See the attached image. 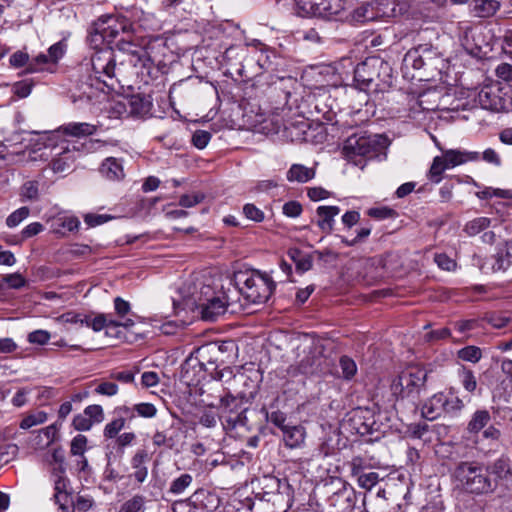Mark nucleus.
<instances>
[{
  "label": "nucleus",
  "mask_w": 512,
  "mask_h": 512,
  "mask_svg": "<svg viewBox=\"0 0 512 512\" xmlns=\"http://www.w3.org/2000/svg\"><path fill=\"white\" fill-rule=\"evenodd\" d=\"M450 478L455 489L476 496L492 494L498 487L496 477L490 475L484 463L476 460L455 463Z\"/></svg>",
  "instance_id": "obj_1"
},
{
  "label": "nucleus",
  "mask_w": 512,
  "mask_h": 512,
  "mask_svg": "<svg viewBox=\"0 0 512 512\" xmlns=\"http://www.w3.org/2000/svg\"><path fill=\"white\" fill-rule=\"evenodd\" d=\"M187 303L194 305L205 321H216L229 305L226 296L216 295L210 284L197 280L187 286Z\"/></svg>",
  "instance_id": "obj_2"
},
{
  "label": "nucleus",
  "mask_w": 512,
  "mask_h": 512,
  "mask_svg": "<svg viewBox=\"0 0 512 512\" xmlns=\"http://www.w3.org/2000/svg\"><path fill=\"white\" fill-rule=\"evenodd\" d=\"M354 81L360 90L382 91L390 85L391 68L381 58H367L354 69Z\"/></svg>",
  "instance_id": "obj_3"
},
{
  "label": "nucleus",
  "mask_w": 512,
  "mask_h": 512,
  "mask_svg": "<svg viewBox=\"0 0 512 512\" xmlns=\"http://www.w3.org/2000/svg\"><path fill=\"white\" fill-rule=\"evenodd\" d=\"M240 293L252 304H263L272 295L275 283L266 273L256 270L238 271L234 274Z\"/></svg>",
  "instance_id": "obj_4"
},
{
  "label": "nucleus",
  "mask_w": 512,
  "mask_h": 512,
  "mask_svg": "<svg viewBox=\"0 0 512 512\" xmlns=\"http://www.w3.org/2000/svg\"><path fill=\"white\" fill-rule=\"evenodd\" d=\"M428 372L419 366H411L403 370L391 384L393 395L408 399L415 403L426 390Z\"/></svg>",
  "instance_id": "obj_5"
},
{
  "label": "nucleus",
  "mask_w": 512,
  "mask_h": 512,
  "mask_svg": "<svg viewBox=\"0 0 512 512\" xmlns=\"http://www.w3.org/2000/svg\"><path fill=\"white\" fill-rule=\"evenodd\" d=\"M91 67L95 78L107 87L120 83L123 72L116 67V55L111 49L96 50L91 56Z\"/></svg>",
  "instance_id": "obj_6"
},
{
  "label": "nucleus",
  "mask_w": 512,
  "mask_h": 512,
  "mask_svg": "<svg viewBox=\"0 0 512 512\" xmlns=\"http://www.w3.org/2000/svg\"><path fill=\"white\" fill-rule=\"evenodd\" d=\"M342 152L348 161L364 167L365 163L362 162V158L372 159L378 156L379 143L376 136L352 135L345 141Z\"/></svg>",
  "instance_id": "obj_7"
},
{
  "label": "nucleus",
  "mask_w": 512,
  "mask_h": 512,
  "mask_svg": "<svg viewBox=\"0 0 512 512\" xmlns=\"http://www.w3.org/2000/svg\"><path fill=\"white\" fill-rule=\"evenodd\" d=\"M94 35H91L92 41H96V37H100L107 43H112L118 37H126L130 34V25L125 19H118L114 16L107 15L100 17L93 24Z\"/></svg>",
  "instance_id": "obj_8"
},
{
  "label": "nucleus",
  "mask_w": 512,
  "mask_h": 512,
  "mask_svg": "<svg viewBox=\"0 0 512 512\" xmlns=\"http://www.w3.org/2000/svg\"><path fill=\"white\" fill-rule=\"evenodd\" d=\"M477 101L483 109L493 112H504L510 110L512 101L500 83L485 85L477 95Z\"/></svg>",
  "instance_id": "obj_9"
},
{
  "label": "nucleus",
  "mask_w": 512,
  "mask_h": 512,
  "mask_svg": "<svg viewBox=\"0 0 512 512\" xmlns=\"http://www.w3.org/2000/svg\"><path fill=\"white\" fill-rule=\"evenodd\" d=\"M220 403L225 428L235 429L247 425V417L245 414L247 409L242 408L235 397L231 395L222 397Z\"/></svg>",
  "instance_id": "obj_10"
},
{
  "label": "nucleus",
  "mask_w": 512,
  "mask_h": 512,
  "mask_svg": "<svg viewBox=\"0 0 512 512\" xmlns=\"http://www.w3.org/2000/svg\"><path fill=\"white\" fill-rule=\"evenodd\" d=\"M322 363L323 357L309 350L299 362L288 367L287 373L291 377L314 375L321 372Z\"/></svg>",
  "instance_id": "obj_11"
},
{
  "label": "nucleus",
  "mask_w": 512,
  "mask_h": 512,
  "mask_svg": "<svg viewBox=\"0 0 512 512\" xmlns=\"http://www.w3.org/2000/svg\"><path fill=\"white\" fill-rule=\"evenodd\" d=\"M134 325V321L130 318L125 319V321H117L114 320L110 314H98L94 318L89 317V325L87 327H91L95 332L101 331L105 329L106 335H110V329H115L120 326L128 328Z\"/></svg>",
  "instance_id": "obj_12"
},
{
  "label": "nucleus",
  "mask_w": 512,
  "mask_h": 512,
  "mask_svg": "<svg viewBox=\"0 0 512 512\" xmlns=\"http://www.w3.org/2000/svg\"><path fill=\"white\" fill-rule=\"evenodd\" d=\"M446 395L437 393L430 397L421 408V415L427 420L437 419L441 413L445 412Z\"/></svg>",
  "instance_id": "obj_13"
},
{
  "label": "nucleus",
  "mask_w": 512,
  "mask_h": 512,
  "mask_svg": "<svg viewBox=\"0 0 512 512\" xmlns=\"http://www.w3.org/2000/svg\"><path fill=\"white\" fill-rule=\"evenodd\" d=\"M435 54L433 50L427 45H421L416 49L410 50L404 57V62L408 66H412L414 69H421L432 59V55Z\"/></svg>",
  "instance_id": "obj_14"
},
{
  "label": "nucleus",
  "mask_w": 512,
  "mask_h": 512,
  "mask_svg": "<svg viewBox=\"0 0 512 512\" xmlns=\"http://www.w3.org/2000/svg\"><path fill=\"white\" fill-rule=\"evenodd\" d=\"M78 150L75 145L70 148L66 146L50 162V167L54 173H64L70 170L75 162V151Z\"/></svg>",
  "instance_id": "obj_15"
},
{
  "label": "nucleus",
  "mask_w": 512,
  "mask_h": 512,
  "mask_svg": "<svg viewBox=\"0 0 512 512\" xmlns=\"http://www.w3.org/2000/svg\"><path fill=\"white\" fill-rule=\"evenodd\" d=\"M99 172L109 181H121L125 177L122 161L115 157L106 158L102 162Z\"/></svg>",
  "instance_id": "obj_16"
},
{
  "label": "nucleus",
  "mask_w": 512,
  "mask_h": 512,
  "mask_svg": "<svg viewBox=\"0 0 512 512\" xmlns=\"http://www.w3.org/2000/svg\"><path fill=\"white\" fill-rule=\"evenodd\" d=\"M318 227L325 233L333 230L334 217L340 213L338 206H319L316 210Z\"/></svg>",
  "instance_id": "obj_17"
},
{
  "label": "nucleus",
  "mask_w": 512,
  "mask_h": 512,
  "mask_svg": "<svg viewBox=\"0 0 512 512\" xmlns=\"http://www.w3.org/2000/svg\"><path fill=\"white\" fill-rule=\"evenodd\" d=\"M345 0H324L315 13L314 17L323 19L336 18L345 11Z\"/></svg>",
  "instance_id": "obj_18"
},
{
  "label": "nucleus",
  "mask_w": 512,
  "mask_h": 512,
  "mask_svg": "<svg viewBox=\"0 0 512 512\" xmlns=\"http://www.w3.org/2000/svg\"><path fill=\"white\" fill-rule=\"evenodd\" d=\"M501 4L497 0H472L470 3L471 12L479 18H489L495 15Z\"/></svg>",
  "instance_id": "obj_19"
},
{
  "label": "nucleus",
  "mask_w": 512,
  "mask_h": 512,
  "mask_svg": "<svg viewBox=\"0 0 512 512\" xmlns=\"http://www.w3.org/2000/svg\"><path fill=\"white\" fill-rule=\"evenodd\" d=\"M282 433L285 445L291 449L300 447L304 443L306 437L305 428L301 425H288L284 428Z\"/></svg>",
  "instance_id": "obj_20"
},
{
  "label": "nucleus",
  "mask_w": 512,
  "mask_h": 512,
  "mask_svg": "<svg viewBox=\"0 0 512 512\" xmlns=\"http://www.w3.org/2000/svg\"><path fill=\"white\" fill-rule=\"evenodd\" d=\"M316 175L315 168H309L302 164H292L286 173L289 182L306 183Z\"/></svg>",
  "instance_id": "obj_21"
},
{
  "label": "nucleus",
  "mask_w": 512,
  "mask_h": 512,
  "mask_svg": "<svg viewBox=\"0 0 512 512\" xmlns=\"http://www.w3.org/2000/svg\"><path fill=\"white\" fill-rule=\"evenodd\" d=\"M443 157L447 162L448 168L461 165L468 161H476L479 159L478 152H461L458 150H447L443 153Z\"/></svg>",
  "instance_id": "obj_22"
},
{
  "label": "nucleus",
  "mask_w": 512,
  "mask_h": 512,
  "mask_svg": "<svg viewBox=\"0 0 512 512\" xmlns=\"http://www.w3.org/2000/svg\"><path fill=\"white\" fill-rule=\"evenodd\" d=\"M59 131L74 137L89 136L96 132V126L89 123H68L59 128Z\"/></svg>",
  "instance_id": "obj_23"
},
{
  "label": "nucleus",
  "mask_w": 512,
  "mask_h": 512,
  "mask_svg": "<svg viewBox=\"0 0 512 512\" xmlns=\"http://www.w3.org/2000/svg\"><path fill=\"white\" fill-rule=\"evenodd\" d=\"M150 57L148 56L147 51L143 48H136L133 54H130V57L127 59H122L119 63V67H123L125 65H129L133 68H146L150 64Z\"/></svg>",
  "instance_id": "obj_24"
},
{
  "label": "nucleus",
  "mask_w": 512,
  "mask_h": 512,
  "mask_svg": "<svg viewBox=\"0 0 512 512\" xmlns=\"http://www.w3.org/2000/svg\"><path fill=\"white\" fill-rule=\"evenodd\" d=\"M148 460V454L145 450H139L132 458L133 476L139 482L145 481L148 475L147 467L144 465Z\"/></svg>",
  "instance_id": "obj_25"
},
{
  "label": "nucleus",
  "mask_w": 512,
  "mask_h": 512,
  "mask_svg": "<svg viewBox=\"0 0 512 512\" xmlns=\"http://www.w3.org/2000/svg\"><path fill=\"white\" fill-rule=\"evenodd\" d=\"M80 222L75 216H59L53 221V232L65 235L66 232L77 230Z\"/></svg>",
  "instance_id": "obj_26"
},
{
  "label": "nucleus",
  "mask_w": 512,
  "mask_h": 512,
  "mask_svg": "<svg viewBox=\"0 0 512 512\" xmlns=\"http://www.w3.org/2000/svg\"><path fill=\"white\" fill-rule=\"evenodd\" d=\"M490 420L491 416L488 410H477L468 422L467 431L476 434L486 427Z\"/></svg>",
  "instance_id": "obj_27"
},
{
  "label": "nucleus",
  "mask_w": 512,
  "mask_h": 512,
  "mask_svg": "<svg viewBox=\"0 0 512 512\" xmlns=\"http://www.w3.org/2000/svg\"><path fill=\"white\" fill-rule=\"evenodd\" d=\"M289 257L295 263L296 269L300 272H306L312 268L313 255L304 254L299 249H290Z\"/></svg>",
  "instance_id": "obj_28"
},
{
  "label": "nucleus",
  "mask_w": 512,
  "mask_h": 512,
  "mask_svg": "<svg viewBox=\"0 0 512 512\" xmlns=\"http://www.w3.org/2000/svg\"><path fill=\"white\" fill-rule=\"evenodd\" d=\"M512 263V241H507L497 252V259L494 268L505 270Z\"/></svg>",
  "instance_id": "obj_29"
},
{
  "label": "nucleus",
  "mask_w": 512,
  "mask_h": 512,
  "mask_svg": "<svg viewBox=\"0 0 512 512\" xmlns=\"http://www.w3.org/2000/svg\"><path fill=\"white\" fill-rule=\"evenodd\" d=\"M21 201H37L39 199V183L35 180L26 181L20 188Z\"/></svg>",
  "instance_id": "obj_30"
},
{
  "label": "nucleus",
  "mask_w": 512,
  "mask_h": 512,
  "mask_svg": "<svg viewBox=\"0 0 512 512\" xmlns=\"http://www.w3.org/2000/svg\"><path fill=\"white\" fill-rule=\"evenodd\" d=\"M54 478V499L55 501L70 498L71 495L67 492L68 479L65 474H52Z\"/></svg>",
  "instance_id": "obj_31"
},
{
  "label": "nucleus",
  "mask_w": 512,
  "mask_h": 512,
  "mask_svg": "<svg viewBox=\"0 0 512 512\" xmlns=\"http://www.w3.org/2000/svg\"><path fill=\"white\" fill-rule=\"evenodd\" d=\"M116 48L119 50L120 55H118V58L120 61L122 59H127L130 57V54H133L136 48H140L141 46L133 43L130 40V35L126 37H120V39L116 42ZM117 58V55H116Z\"/></svg>",
  "instance_id": "obj_32"
},
{
  "label": "nucleus",
  "mask_w": 512,
  "mask_h": 512,
  "mask_svg": "<svg viewBox=\"0 0 512 512\" xmlns=\"http://www.w3.org/2000/svg\"><path fill=\"white\" fill-rule=\"evenodd\" d=\"M491 224V220L487 217H478V218H475L471 221H469L465 227H464V231L469 235V236H475L477 234H479L481 231L485 230L486 228H488Z\"/></svg>",
  "instance_id": "obj_33"
},
{
  "label": "nucleus",
  "mask_w": 512,
  "mask_h": 512,
  "mask_svg": "<svg viewBox=\"0 0 512 512\" xmlns=\"http://www.w3.org/2000/svg\"><path fill=\"white\" fill-rule=\"evenodd\" d=\"M449 169L447 166V162L445 161L443 155L437 156L433 159V163L431 165L429 171V177L432 182L439 183L441 181L442 173Z\"/></svg>",
  "instance_id": "obj_34"
},
{
  "label": "nucleus",
  "mask_w": 512,
  "mask_h": 512,
  "mask_svg": "<svg viewBox=\"0 0 512 512\" xmlns=\"http://www.w3.org/2000/svg\"><path fill=\"white\" fill-rule=\"evenodd\" d=\"M47 420V414L44 411H34L26 415L20 422V428L29 429L33 426L43 424Z\"/></svg>",
  "instance_id": "obj_35"
},
{
  "label": "nucleus",
  "mask_w": 512,
  "mask_h": 512,
  "mask_svg": "<svg viewBox=\"0 0 512 512\" xmlns=\"http://www.w3.org/2000/svg\"><path fill=\"white\" fill-rule=\"evenodd\" d=\"M339 367L341 369L342 378L345 380H351L357 372L355 361L348 356H342L340 358Z\"/></svg>",
  "instance_id": "obj_36"
},
{
  "label": "nucleus",
  "mask_w": 512,
  "mask_h": 512,
  "mask_svg": "<svg viewBox=\"0 0 512 512\" xmlns=\"http://www.w3.org/2000/svg\"><path fill=\"white\" fill-rule=\"evenodd\" d=\"M88 440L87 437L78 434L70 442V454L71 456H82L87 451Z\"/></svg>",
  "instance_id": "obj_37"
},
{
  "label": "nucleus",
  "mask_w": 512,
  "mask_h": 512,
  "mask_svg": "<svg viewBox=\"0 0 512 512\" xmlns=\"http://www.w3.org/2000/svg\"><path fill=\"white\" fill-rule=\"evenodd\" d=\"M30 214V209L26 206L20 207L19 209L12 212L6 218V225L9 228H14L18 226L22 221H24Z\"/></svg>",
  "instance_id": "obj_38"
},
{
  "label": "nucleus",
  "mask_w": 512,
  "mask_h": 512,
  "mask_svg": "<svg viewBox=\"0 0 512 512\" xmlns=\"http://www.w3.org/2000/svg\"><path fill=\"white\" fill-rule=\"evenodd\" d=\"M458 357L464 361L476 363L481 359L482 352L479 347L466 346L458 351Z\"/></svg>",
  "instance_id": "obj_39"
},
{
  "label": "nucleus",
  "mask_w": 512,
  "mask_h": 512,
  "mask_svg": "<svg viewBox=\"0 0 512 512\" xmlns=\"http://www.w3.org/2000/svg\"><path fill=\"white\" fill-rule=\"evenodd\" d=\"M192 483L190 474H182L180 477L172 481L169 492L175 495L181 494Z\"/></svg>",
  "instance_id": "obj_40"
},
{
  "label": "nucleus",
  "mask_w": 512,
  "mask_h": 512,
  "mask_svg": "<svg viewBox=\"0 0 512 512\" xmlns=\"http://www.w3.org/2000/svg\"><path fill=\"white\" fill-rule=\"evenodd\" d=\"M52 461L51 463H55L56 466L53 467L51 473L52 474H65L66 467H65V456L64 452L61 448H55L52 451L51 454Z\"/></svg>",
  "instance_id": "obj_41"
},
{
  "label": "nucleus",
  "mask_w": 512,
  "mask_h": 512,
  "mask_svg": "<svg viewBox=\"0 0 512 512\" xmlns=\"http://www.w3.org/2000/svg\"><path fill=\"white\" fill-rule=\"evenodd\" d=\"M144 503V497L136 495L122 505L120 512H144Z\"/></svg>",
  "instance_id": "obj_42"
},
{
  "label": "nucleus",
  "mask_w": 512,
  "mask_h": 512,
  "mask_svg": "<svg viewBox=\"0 0 512 512\" xmlns=\"http://www.w3.org/2000/svg\"><path fill=\"white\" fill-rule=\"evenodd\" d=\"M57 320L61 323L89 325V316L74 312L64 313Z\"/></svg>",
  "instance_id": "obj_43"
},
{
  "label": "nucleus",
  "mask_w": 512,
  "mask_h": 512,
  "mask_svg": "<svg viewBox=\"0 0 512 512\" xmlns=\"http://www.w3.org/2000/svg\"><path fill=\"white\" fill-rule=\"evenodd\" d=\"M461 384L464 389L470 393H473L477 388V380L472 370L463 369L460 372Z\"/></svg>",
  "instance_id": "obj_44"
},
{
  "label": "nucleus",
  "mask_w": 512,
  "mask_h": 512,
  "mask_svg": "<svg viewBox=\"0 0 512 512\" xmlns=\"http://www.w3.org/2000/svg\"><path fill=\"white\" fill-rule=\"evenodd\" d=\"M18 453V446L14 443L0 445V465L13 460Z\"/></svg>",
  "instance_id": "obj_45"
},
{
  "label": "nucleus",
  "mask_w": 512,
  "mask_h": 512,
  "mask_svg": "<svg viewBox=\"0 0 512 512\" xmlns=\"http://www.w3.org/2000/svg\"><path fill=\"white\" fill-rule=\"evenodd\" d=\"M48 62H51L48 55L41 53L29 61L25 73L32 74L40 72L43 70V66Z\"/></svg>",
  "instance_id": "obj_46"
},
{
  "label": "nucleus",
  "mask_w": 512,
  "mask_h": 512,
  "mask_svg": "<svg viewBox=\"0 0 512 512\" xmlns=\"http://www.w3.org/2000/svg\"><path fill=\"white\" fill-rule=\"evenodd\" d=\"M486 467L489 469L490 475L496 477L497 482L498 478H501L504 473L509 471L507 460L504 458H499L491 465H486Z\"/></svg>",
  "instance_id": "obj_47"
},
{
  "label": "nucleus",
  "mask_w": 512,
  "mask_h": 512,
  "mask_svg": "<svg viewBox=\"0 0 512 512\" xmlns=\"http://www.w3.org/2000/svg\"><path fill=\"white\" fill-rule=\"evenodd\" d=\"M124 426H125V423H124L123 417H118V418L114 419L113 421L106 424L104 431H103L104 437L110 438V439L116 437L117 434L119 433V431Z\"/></svg>",
  "instance_id": "obj_48"
},
{
  "label": "nucleus",
  "mask_w": 512,
  "mask_h": 512,
  "mask_svg": "<svg viewBox=\"0 0 512 512\" xmlns=\"http://www.w3.org/2000/svg\"><path fill=\"white\" fill-rule=\"evenodd\" d=\"M358 484L361 488H364L366 490L372 489L378 481H379V475L376 472H369L362 475H359L358 477Z\"/></svg>",
  "instance_id": "obj_49"
},
{
  "label": "nucleus",
  "mask_w": 512,
  "mask_h": 512,
  "mask_svg": "<svg viewBox=\"0 0 512 512\" xmlns=\"http://www.w3.org/2000/svg\"><path fill=\"white\" fill-rule=\"evenodd\" d=\"M50 333L46 330H35L28 334L27 340L31 344L44 345L50 340Z\"/></svg>",
  "instance_id": "obj_50"
},
{
  "label": "nucleus",
  "mask_w": 512,
  "mask_h": 512,
  "mask_svg": "<svg viewBox=\"0 0 512 512\" xmlns=\"http://www.w3.org/2000/svg\"><path fill=\"white\" fill-rule=\"evenodd\" d=\"M211 139V133L205 130H197L192 136V143L198 149H203L207 146Z\"/></svg>",
  "instance_id": "obj_51"
},
{
  "label": "nucleus",
  "mask_w": 512,
  "mask_h": 512,
  "mask_svg": "<svg viewBox=\"0 0 512 512\" xmlns=\"http://www.w3.org/2000/svg\"><path fill=\"white\" fill-rule=\"evenodd\" d=\"M134 410L138 416L152 418L156 415L157 409L151 403H139L134 405Z\"/></svg>",
  "instance_id": "obj_52"
},
{
  "label": "nucleus",
  "mask_w": 512,
  "mask_h": 512,
  "mask_svg": "<svg viewBox=\"0 0 512 512\" xmlns=\"http://www.w3.org/2000/svg\"><path fill=\"white\" fill-rule=\"evenodd\" d=\"M487 322L496 329H501L507 326L511 319L507 316L497 313H491L486 317Z\"/></svg>",
  "instance_id": "obj_53"
},
{
  "label": "nucleus",
  "mask_w": 512,
  "mask_h": 512,
  "mask_svg": "<svg viewBox=\"0 0 512 512\" xmlns=\"http://www.w3.org/2000/svg\"><path fill=\"white\" fill-rule=\"evenodd\" d=\"M84 414L94 422L100 423L104 420L103 408L100 405H89L85 408Z\"/></svg>",
  "instance_id": "obj_54"
},
{
  "label": "nucleus",
  "mask_w": 512,
  "mask_h": 512,
  "mask_svg": "<svg viewBox=\"0 0 512 512\" xmlns=\"http://www.w3.org/2000/svg\"><path fill=\"white\" fill-rule=\"evenodd\" d=\"M243 213L248 219L255 222H261L264 220L263 211L257 208L254 204H246L243 207Z\"/></svg>",
  "instance_id": "obj_55"
},
{
  "label": "nucleus",
  "mask_w": 512,
  "mask_h": 512,
  "mask_svg": "<svg viewBox=\"0 0 512 512\" xmlns=\"http://www.w3.org/2000/svg\"><path fill=\"white\" fill-rule=\"evenodd\" d=\"M153 444L157 447L166 446L172 449L175 446V440L172 436H167L163 432L157 431L152 438Z\"/></svg>",
  "instance_id": "obj_56"
},
{
  "label": "nucleus",
  "mask_w": 512,
  "mask_h": 512,
  "mask_svg": "<svg viewBox=\"0 0 512 512\" xmlns=\"http://www.w3.org/2000/svg\"><path fill=\"white\" fill-rule=\"evenodd\" d=\"M72 425L78 431H88L91 429L93 421L85 414H78L73 418Z\"/></svg>",
  "instance_id": "obj_57"
},
{
  "label": "nucleus",
  "mask_w": 512,
  "mask_h": 512,
  "mask_svg": "<svg viewBox=\"0 0 512 512\" xmlns=\"http://www.w3.org/2000/svg\"><path fill=\"white\" fill-rule=\"evenodd\" d=\"M95 392L100 395L114 396L118 393V385L114 382H101L95 389Z\"/></svg>",
  "instance_id": "obj_58"
},
{
  "label": "nucleus",
  "mask_w": 512,
  "mask_h": 512,
  "mask_svg": "<svg viewBox=\"0 0 512 512\" xmlns=\"http://www.w3.org/2000/svg\"><path fill=\"white\" fill-rule=\"evenodd\" d=\"M30 59L29 55L23 51H16L10 56L9 62L11 66L15 68H20L23 66H28Z\"/></svg>",
  "instance_id": "obj_59"
},
{
  "label": "nucleus",
  "mask_w": 512,
  "mask_h": 512,
  "mask_svg": "<svg viewBox=\"0 0 512 512\" xmlns=\"http://www.w3.org/2000/svg\"><path fill=\"white\" fill-rule=\"evenodd\" d=\"M3 281L10 287L14 289H19L26 284L25 278L19 273L8 274L3 277Z\"/></svg>",
  "instance_id": "obj_60"
},
{
  "label": "nucleus",
  "mask_w": 512,
  "mask_h": 512,
  "mask_svg": "<svg viewBox=\"0 0 512 512\" xmlns=\"http://www.w3.org/2000/svg\"><path fill=\"white\" fill-rule=\"evenodd\" d=\"M451 335L450 329L443 327L438 330H433L425 335V340L428 342H435L449 338Z\"/></svg>",
  "instance_id": "obj_61"
},
{
  "label": "nucleus",
  "mask_w": 512,
  "mask_h": 512,
  "mask_svg": "<svg viewBox=\"0 0 512 512\" xmlns=\"http://www.w3.org/2000/svg\"><path fill=\"white\" fill-rule=\"evenodd\" d=\"M465 407L462 399L459 397H453L451 399L446 397L445 412L446 413H457Z\"/></svg>",
  "instance_id": "obj_62"
},
{
  "label": "nucleus",
  "mask_w": 512,
  "mask_h": 512,
  "mask_svg": "<svg viewBox=\"0 0 512 512\" xmlns=\"http://www.w3.org/2000/svg\"><path fill=\"white\" fill-rule=\"evenodd\" d=\"M496 76L506 82L512 81V65L509 63H501L496 67Z\"/></svg>",
  "instance_id": "obj_63"
},
{
  "label": "nucleus",
  "mask_w": 512,
  "mask_h": 512,
  "mask_svg": "<svg viewBox=\"0 0 512 512\" xmlns=\"http://www.w3.org/2000/svg\"><path fill=\"white\" fill-rule=\"evenodd\" d=\"M434 260L436 264L443 270L450 271L456 267L455 261L443 253L436 254Z\"/></svg>",
  "instance_id": "obj_64"
}]
</instances>
